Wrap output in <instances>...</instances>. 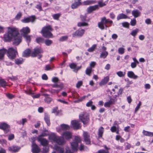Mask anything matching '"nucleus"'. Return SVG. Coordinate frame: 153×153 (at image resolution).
<instances>
[{
	"instance_id": "nucleus-1",
	"label": "nucleus",
	"mask_w": 153,
	"mask_h": 153,
	"mask_svg": "<svg viewBox=\"0 0 153 153\" xmlns=\"http://www.w3.org/2000/svg\"><path fill=\"white\" fill-rule=\"evenodd\" d=\"M7 32L4 36V42H10L13 38L17 35H19V32L18 28L14 27H7Z\"/></svg>"
},
{
	"instance_id": "nucleus-2",
	"label": "nucleus",
	"mask_w": 153,
	"mask_h": 153,
	"mask_svg": "<svg viewBox=\"0 0 153 153\" xmlns=\"http://www.w3.org/2000/svg\"><path fill=\"white\" fill-rule=\"evenodd\" d=\"M53 30L51 25H48L42 27L41 33L42 36L45 38H52L53 36L51 32Z\"/></svg>"
},
{
	"instance_id": "nucleus-3",
	"label": "nucleus",
	"mask_w": 153,
	"mask_h": 153,
	"mask_svg": "<svg viewBox=\"0 0 153 153\" xmlns=\"http://www.w3.org/2000/svg\"><path fill=\"white\" fill-rule=\"evenodd\" d=\"M89 114L86 112H81L79 115V118L83 125L88 124L90 121Z\"/></svg>"
},
{
	"instance_id": "nucleus-4",
	"label": "nucleus",
	"mask_w": 153,
	"mask_h": 153,
	"mask_svg": "<svg viewBox=\"0 0 153 153\" xmlns=\"http://www.w3.org/2000/svg\"><path fill=\"white\" fill-rule=\"evenodd\" d=\"M7 56L11 60L14 59L16 55L18 54L17 48H16L14 49L13 48H10L7 50Z\"/></svg>"
},
{
	"instance_id": "nucleus-5",
	"label": "nucleus",
	"mask_w": 153,
	"mask_h": 153,
	"mask_svg": "<svg viewBox=\"0 0 153 153\" xmlns=\"http://www.w3.org/2000/svg\"><path fill=\"white\" fill-rule=\"evenodd\" d=\"M87 16L85 15H80L79 19L81 21L77 23V26L78 27H87L89 26V24L87 22L89 21V20H87Z\"/></svg>"
},
{
	"instance_id": "nucleus-6",
	"label": "nucleus",
	"mask_w": 153,
	"mask_h": 153,
	"mask_svg": "<svg viewBox=\"0 0 153 153\" xmlns=\"http://www.w3.org/2000/svg\"><path fill=\"white\" fill-rule=\"evenodd\" d=\"M81 141V137L78 136H75L73 141L71 143V148L73 150L77 151L78 150L79 143Z\"/></svg>"
},
{
	"instance_id": "nucleus-7",
	"label": "nucleus",
	"mask_w": 153,
	"mask_h": 153,
	"mask_svg": "<svg viewBox=\"0 0 153 153\" xmlns=\"http://www.w3.org/2000/svg\"><path fill=\"white\" fill-rule=\"evenodd\" d=\"M10 126L7 123L5 122H0V129L2 130L4 133L7 134L10 131Z\"/></svg>"
},
{
	"instance_id": "nucleus-8",
	"label": "nucleus",
	"mask_w": 153,
	"mask_h": 153,
	"mask_svg": "<svg viewBox=\"0 0 153 153\" xmlns=\"http://www.w3.org/2000/svg\"><path fill=\"white\" fill-rule=\"evenodd\" d=\"M71 127L75 130H78L81 128V126L78 120H74L71 122Z\"/></svg>"
},
{
	"instance_id": "nucleus-9",
	"label": "nucleus",
	"mask_w": 153,
	"mask_h": 153,
	"mask_svg": "<svg viewBox=\"0 0 153 153\" xmlns=\"http://www.w3.org/2000/svg\"><path fill=\"white\" fill-rule=\"evenodd\" d=\"M43 52L42 50L40 48H35L34 49L33 51H32L31 54V56L32 57H36L37 55L39 56V58H41L42 57L41 55H39L40 54Z\"/></svg>"
},
{
	"instance_id": "nucleus-10",
	"label": "nucleus",
	"mask_w": 153,
	"mask_h": 153,
	"mask_svg": "<svg viewBox=\"0 0 153 153\" xmlns=\"http://www.w3.org/2000/svg\"><path fill=\"white\" fill-rule=\"evenodd\" d=\"M84 141L86 145H90L91 143L90 135L86 131H84L83 134Z\"/></svg>"
},
{
	"instance_id": "nucleus-11",
	"label": "nucleus",
	"mask_w": 153,
	"mask_h": 153,
	"mask_svg": "<svg viewBox=\"0 0 153 153\" xmlns=\"http://www.w3.org/2000/svg\"><path fill=\"white\" fill-rule=\"evenodd\" d=\"M85 30L82 29H79L77 30L72 34L73 37H81L84 34Z\"/></svg>"
},
{
	"instance_id": "nucleus-12",
	"label": "nucleus",
	"mask_w": 153,
	"mask_h": 153,
	"mask_svg": "<svg viewBox=\"0 0 153 153\" xmlns=\"http://www.w3.org/2000/svg\"><path fill=\"white\" fill-rule=\"evenodd\" d=\"M36 19L35 16H32L27 17L24 18L21 21L24 23H28L29 22H33Z\"/></svg>"
},
{
	"instance_id": "nucleus-13",
	"label": "nucleus",
	"mask_w": 153,
	"mask_h": 153,
	"mask_svg": "<svg viewBox=\"0 0 153 153\" xmlns=\"http://www.w3.org/2000/svg\"><path fill=\"white\" fill-rule=\"evenodd\" d=\"M13 44L16 46L19 45L22 41V37L19 35L13 37Z\"/></svg>"
},
{
	"instance_id": "nucleus-14",
	"label": "nucleus",
	"mask_w": 153,
	"mask_h": 153,
	"mask_svg": "<svg viewBox=\"0 0 153 153\" xmlns=\"http://www.w3.org/2000/svg\"><path fill=\"white\" fill-rule=\"evenodd\" d=\"M38 141L39 142L42 146H45L48 145V142L45 138L41 137H37Z\"/></svg>"
},
{
	"instance_id": "nucleus-15",
	"label": "nucleus",
	"mask_w": 153,
	"mask_h": 153,
	"mask_svg": "<svg viewBox=\"0 0 153 153\" xmlns=\"http://www.w3.org/2000/svg\"><path fill=\"white\" fill-rule=\"evenodd\" d=\"M32 152L33 153H39L40 151V148L33 141L32 142Z\"/></svg>"
},
{
	"instance_id": "nucleus-16",
	"label": "nucleus",
	"mask_w": 153,
	"mask_h": 153,
	"mask_svg": "<svg viewBox=\"0 0 153 153\" xmlns=\"http://www.w3.org/2000/svg\"><path fill=\"white\" fill-rule=\"evenodd\" d=\"M81 0H74V3L71 5V7L72 9H75L78 8L80 6L82 5L81 2Z\"/></svg>"
},
{
	"instance_id": "nucleus-17",
	"label": "nucleus",
	"mask_w": 153,
	"mask_h": 153,
	"mask_svg": "<svg viewBox=\"0 0 153 153\" xmlns=\"http://www.w3.org/2000/svg\"><path fill=\"white\" fill-rule=\"evenodd\" d=\"M63 138L67 140H69L71 138L72 134L69 131H65L63 132L62 134Z\"/></svg>"
},
{
	"instance_id": "nucleus-18",
	"label": "nucleus",
	"mask_w": 153,
	"mask_h": 153,
	"mask_svg": "<svg viewBox=\"0 0 153 153\" xmlns=\"http://www.w3.org/2000/svg\"><path fill=\"white\" fill-rule=\"evenodd\" d=\"M20 149V147L17 146H13L8 147V150L9 151L13 152H17Z\"/></svg>"
},
{
	"instance_id": "nucleus-19",
	"label": "nucleus",
	"mask_w": 153,
	"mask_h": 153,
	"mask_svg": "<svg viewBox=\"0 0 153 153\" xmlns=\"http://www.w3.org/2000/svg\"><path fill=\"white\" fill-rule=\"evenodd\" d=\"M98 6L97 5L90 6L87 8V12L88 13H91L93 11L98 10Z\"/></svg>"
},
{
	"instance_id": "nucleus-20",
	"label": "nucleus",
	"mask_w": 153,
	"mask_h": 153,
	"mask_svg": "<svg viewBox=\"0 0 153 153\" xmlns=\"http://www.w3.org/2000/svg\"><path fill=\"white\" fill-rule=\"evenodd\" d=\"M65 142V141L63 137L58 136L54 143H56L59 145H61L63 144Z\"/></svg>"
},
{
	"instance_id": "nucleus-21",
	"label": "nucleus",
	"mask_w": 153,
	"mask_h": 153,
	"mask_svg": "<svg viewBox=\"0 0 153 153\" xmlns=\"http://www.w3.org/2000/svg\"><path fill=\"white\" fill-rule=\"evenodd\" d=\"M21 32L23 34V36L27 35L30 32V30L28 27H23L21 30Z\"/></svg>"
},
{
	"instance_id": "nucleus-22",
	"label": "nucleus",
	"mask_w": 153,
	"mask_h": 153,
	"mask_svg": "<svg viewBox=\"0 0 153 153\" xmlns=\"http://www.w3.org/2000/svg\"><path fill=\"white\" fill-rule=\"evenodd\" d=\"M32 52L29 49H27L25 50L22 53V56L23 57H27L31 56Z\"/></svg>"
},
{
	"instance_id": "nucleus-23",
	"label": "nucleus",
	"mask_w": 153,
	"mask_h": 153,
	"mask_svg": "<svg viewBox=\"0 0 153 153\" xmlns=\"http://www.w3.org/2000/svg\"><path fill=\"white\" fill-rule=\"evenodd\" d=\"M7 52V50L4 48L0 49V60H3L5 54Z\"/></svg>"
},
{
	"instance_id": "nucleus-24",
	"label": "nucleus",
	"mask_w": 153,
	"mask_h": 153,
	"mask_svg": "<svg viewBox=\"0 0 153 153\" xmlns=\"http://www.w3.org/2000/svg\"><path fill=\"white\" fill-rule=\"evenodd\" d=\"M57 137L55 134L52 133L49 135L48 139L51 141L54 142Z\"/></svg>"
},
{
	"instance_id": "nucleus-25",
	"label": "nucleus",
	"mask_w": 153,
	"mask_h": 153,
	"mask_svg": "<svg viewBox=\"0 0 153 153\" xmlns=\"http://www.w3.org/2000/svg\"><path fill=\"white\" fill-rule=\"evenodd\" d=\"M127 76L128 77L134 79H137L138 76L135 75L132 71H128L127 73Z\"/></svg>"
},
{
	"instance_id": "nucleus-26",
	"label": "nucleus",
	"mask_w": 153,
	"mask_h": 153,
	"mask_svg": "<svg viewBox=\"0 0 153 153\" xmlns=\"http://www.w3.org/2000/svg\"><path fill=\"white\" fill-rule=\"evenodd\" d=\"M104 128L102 127H100L98 131V137L100 138L102 137L104 132Z\"/></svg>"
},
{
	"instance_id": "nucleus-27",
	"label": "nucleus",
	"mask_w": 153,
	"mask_h": 153,
	"mask_svg": "<svg viewBox=\"0 0 153 153\" xmlns=\"http://www.w3.org/2000/svg\"><path fill=\"white\" fill-rule=\"evenodd\" d=\"M96 1L93 0H87L84 1L82 3V5H88L90 4H95Z\"/></svg>"
},
{
	"instance_id": "nucleus-28",
	"label": "nucleus",
	"mask_w": 153,
	"mask_h": 153,
	"mask_svg": "<svg viewBox=\"0 0 153 153\" xmlns=\"http://www.w3.org/2000/svg\"><path fill=\"white\" fill-rule=\"evenodd\" d=\"M109 77L108 76H107L105 77L102 81L100 82L99 85H102L106 84L109 81Z\"/></svg>"
},
{
	"instance_id": "nucleus-29",
	"label": "nucleus",
	"mask_w": 153,
	"mask_h": 153,
	"mask_svg": "<svg viewBox=\"0 0 153 153\" xmlns=\"http://www.w3.org/2000/svg\"><path fill=\"white\" fill-rule=\"evenodd\" d=\"M44 119L47 126H49L51 124L49 115L47 114H45Z\"/></svg>"
},
{
	"instance_id": "nucleus-30",
	"label": "nucleus",
	"mask_w": 153,
	"mask_h": 153,
	"mask_svg": "<svg viewBox=\"0 0 153 153\" xmlns=\"http://www.w3.org/2000/svg\"><path fill=\"white\" fill-rule=\"evenodd\" d=\"M54 149L59 153H64V149L63 147L58 146H54Z\"/></svg>"
},
{
	"instance_id": "nucleus-31",
	"label": "nucleus",
	"mask_w": 153,
	"mask_h": 153,
	"mask_svg": "<svg viewBox=\"0 0 153 153\" xmlns=\"http://www.w3.org/2000/svg\"><path fill=\"white\" fill-rule=\"evenodd\" d=\"M24 62L23 59L22 58L16 59L15 60V63L17 65L22 64Z\"/></svg>"
},
{
	"instance_id": "nucleus-32",
	"label": "nucleus",
	"mask_w": 153,
	"mask_h": 153,
	"mask_svg": "<svg viewBox=\"0 0 153 153\" xmlns=\"http://www.w3.org/2000/svg\"><path fill=\"white\" fill-rule=\"evenodd\" d=\"M101 20L105 25L108 24H111L113 22L111 20H110L109 19H107L105 17H103L102 19Z\"/></svg>"
},
{
	"instance_id": "nucleus-33",
	"label": "nucleus",
	"mask_w": 153,
	"mask_h": 153,
	"mask_svg": "<svg viewBox=\"0 0 153 153\" xmlns=\"http://www.w3.org/2000/svg\"><path fill=\"white\" fill-rule=\"evenodd\" d=\"M140 13L137 10H133L132 12V15L135 17H137L140 16Z\"/></svg>"
},
{
	"instance_id": "nucleus-34",
	"label": "nucleus",
	"mask_w": 153,
	"mask_h": 153,
	"mask_svg": "<svg viewBox=\"0 0 153 153\" xmlns=\"http://www.w3.org/2000/svg\"><path fill=\"white\" fill-rule=\"evenodd\" d=\"M44 39L43 38L39 37H37L36 39V43L39 44L44 43Z\"/></svg>"
},
{
	"instance_id": "nucleus-35",
	"label": "nucleus",
	"mask_w": 153,
	"mask_h": 153,
	"mask_svg": "<svg viewBox=\"0 0 153 153\" xmlns=\"http://www.w3.org/2000/svg\"><path fill=\"white\" fill-rule=\"evenodd\" d=\"M108 55V53L107 51L101 52L100 56V57L101 58L105 59Z\"/></svg>"
},
{
	"instance_id": "nucleus-36",
	"label": "nucleus",
	"mask_w": 153,
	"mask_h": 153,
	"mask_svg": "<svg viewBox=\"0 0 153 153\" xmlns=\"http://www.w3.org/2000/svg\"><path fill=\"white\" fill-rule=\"evenodd\" d=\"M143 134L146 136L149 137L153 136V132L146 131L145 130H143Z\"/></svg>"
},
{
	"instance_id": "nucleus-37",
	"label": "nucleus",
	"mask_w": 153,
	"mask_h": 153,
	"mask_svg": "<svg viewBox=\"0 0 153 153\" xmlns=\"http://www.w3.org/2000/svg\"><path fill=\"white\" fill-rule=\"evenodd\" d=\"M48 92L53 94H58L60 91V89L55 90L51 88L48 89Z\"/></svg>"
},
{
	"instance_id": "nucleus-38",
	"label": "nucleus",
	"mask_w": 153,
	"mask_h": 153,
	"mask_svg": "<svg viewBox=\"0 0 153 153\" xmlns=\"http://www.w3.org/2000/svg\"><path fill=\"white\" fill-rule=\"evenodd\" d=\"M128 18V16L123 13L119 14L117 17V19L119 20L122 19H125Z\"/></svg>"
},
{
	"instance_id": "nucleus-39",
	"label": "nucleus",
	"mask_w": 153,
	"mask_h": 153,
	"mask_svg": "<svg viewBox=\"0 0 153 153\" xmlns=\"http://www.w3.org/2000/svg\"><path fill=\"white\" fill-rule=\"evenodd\" d=\"M60 126L62 130H69L70 129V126L68 125L65 124H62Z\"/></svg>"
},
{
	"instance_id": "nucleus-40",
	"label": "nucleus",
	"mask_w": 153,
	"mask_h": 153,
	"mask_svg": "<svg viewBox=\"0 0 153 153\" xmlns=\"http://www.w3.org/2000/svg\"><path fill=\"white\" fill-rule=\"evenodd\" d=\"M98 6L100 7H102L106 5L105 2H103V0H100L98 1Z\"/></svg>"
},
{
	"instance_id": "nucleus-41",
	"label": "nucleus",
	"mask_w": 153,
	"mask_h": 153,
	"mask_svg": "<svg viewBox=\"0 0 153 153\" xmlns=\"http://www.w3.org/2000/svg\"><path fill=\"white\" fill-rule=\"evenodd\" d=\"M52 86L53 88H60V90L63 88V85L62 83H61L59 84H55L52 85Z\"/></svg>"
},
{
	"instance_id": "nucleus-42",
	"label": "nucleus",
	"mask_w": 153,
	"mask_h": 153,
	"mask_svg": "<svg viewBox=\"0 0 153 153\" xmlns=\"http://www.w3.org/2000/svg\"><path fill=\"white\" fill-rule=\"evenodd\" d=\"M113 104V102L111 100H109L108 101L105 102L104 104V106L105 107L109 108L111 105Z\"/></svg>"
},
{
	"instance_id": "nucleus-43",
	"label": "nucleus",
	"mask_w": 153,
	"mask_h": 153,
	"mask_svg": "<svg viewBox=\"0 0 153 153\" xmlns=\"http://www.w3.org/2000/svg\"><path fill=\"white\" fill-rule=\"evenodd\" d=\"M7 84L6 81L4 79H0V87H5Z\"/></svg>"
},
{
	"instance_id": "nucleus-44",
	"label": "nucleus",
	"mask_w": 153,
	"mask_h": 153,
	"mask_svg": "<svg viewBox=\"0 0 153 153\" xmlns=\"http://www.w3.org/2000/svg\"><path fill=\"white\" fill-rule=\"evenodd\" d=\"M92 71V69L90 68H87L85 71V73L86 75L90 76L91 75Z\"/></svg>"
},
{
	"instance_id": "nucleus-45",
	"label": "nucleus",
	"mask_w": 153,
	"mask_h": 153,
	"mask_svg": "<svg viewBox=\"0 0 153 153\" xmlns=\"http://www.w3.org/2000/svg\"><path fill=\"white\" fill-rule=\"evenodd\" d=\"M52 113L55 114L56 115H59V112L58 110L57 107H54L53 108Z\"/></svg>"
},
{
	"instance_id": "nucleus-46",
	"label": "nucleus",
	"mask_w": 153,
	"mask_h": 153,
	"mask_svg": "<svg viewBox=\"0 0 153 153\" xmlns=\"http://www.w3.org/2000/svg\"><path fill=\"white\" fill-rule=\"evenodd\" d=\"M44 100L45 102L49 104L52 101V99L48 97H46L44 99Z\"/></svg>"
},
{
	"instance_id": "nucleus-47",
	"label": "nucleus",
	"mask_w": 153,
	"mask_h": 153,
	"mask_svg": "<svg viewBox=\"0 0 153 153\" xmlns=\"http://www.w3.org/2000/svg\"><path fill=\"white\" fill-rule=\"evenodd\" d=\"M38 4L36 5V7L38 9L39 11L42 10V3L40 2H38Z\"/></svg>"
},
{
	"instance_id": "nucleus-48",
	"label": "nucleus",
	"mask_w": 153,
	"mask_h": 153,
	"mask_svg": "<svg viewBox=\"0 0 153 153\" xmlns=\"http://www.w3.org/2000/svg\"><path fill=\"white\" fill-rule=\"evenodd\" d=\"M138 31V29H136L135 30H133L130 33V34L134 37L136 35Z\"/></svg>"
},
{
	"instance_id": "nucleus-49",
	"label": "nucleus",
	"mask_w": 153,
	"mask_h": 153,
	"mask_svg": "<svg viewBox=\"0 0 153 153\" xmlns=\"http://www.w3.org/2000/svg\"><path fill=\"white\" fill-rule=\"evenodd\" d=\"M104 23L102 22V21L99 22L98 23V26L99 28L101 30H103L104 29L105 27L104 26Z\"/></svg>"
},
{
	"instance_id": "nucleus-50",
	"label": "nucleus",
	"mask_w": 153,
	"mask_h": 153,
	"mask_svg": "<svg viewBox=\"0 0 153 153\" xmlns=\"http://www.w3.org/2000/svg\"><path fill=\"white\" fill-rule=\"evenodd\" d=\"M52 41L50 39H47L45 41L44 40V43L47 46L50 45L52 43Z\"/></svg>"
},
{
	"instance_id": "nucleus-51",
	"label": "nucleus",
	"mask_w": 153,
	"mask_h": 153,
	"mask_svg": "<svg viewBox=\"0 0 153 153\" xmlns=\"http://www.w3.org/2000/svg\"><path fill=\"white\" fill-rule=\"evenodd\" d=\"M116 139L117 140H119L121 143L123 142L124 141V140L119 135H117L116 136Z\"/></svg>"
},
{
	"instance_id": "nucleus-52",
	"label": "nucleus",
	"mask_w": 153,
	"mask_h": 153,
	"mask_svg": "<svg viewBox=\"0 0 153 153\" xmlns=\"http://www.w3.org/2000/svg\"><path fill=\"white\" fill-rule=\"evenodd\" d=\"M116 73L117 75L120 77H124L125 74V72H123L121 71L117 72Z\"/></svg>"
},
{
	"instance_id": "nucleus-53",
	"label": "nucleus",
	"mask_w": 153,
	"mask_h": 153,
	"mask_svg": "<svg viewBox=\"0 0 153 153\" xmlns=\"http://www.w3.org/2000/svg\"><path fill=\"white\" fill-rule=\"evenodd\" d=\"M23 36L26 39L27 42L29 43L30 42L31 38L30 36L26 35H23Z\"/></svg>"
},
{
	"instance_id": "nucleus-54",
	"label": "nucleus",
	"mask_w": 153,
	"mask_h": 153,
	"mask_svg": "<svg viewBox=\"0 0 153 153\" xmlns=\"http://www.w3.org/2000/svg\"><path fill=\"white\" fill-rule=\"evenodd\" d=\"M96 47V45H93L91 48H90L88 49V51L89 52H92L94 50Z\"/></svg>"
},
{
	"instance_id": "nucleus-55",
	"label": "nucleus",
	"mask_w": 153,
	"mask_h": 153,
	"mask_svg": "<svg viewBox=\"0 0 153 153\" xmlns=\"http://www.w3.org/2000/svg\"><path fill=\"white\" fill-rule=\"evenodd\" d=\"M61 14L60 13H59L53 14L52 16V17L55 20H58Z\"/></svg>"
},
{
	"instance_id": "nucleus-56",
	"label": "nucleus",
	"mask_w": 153,
	"mask_h": 153,
	"mask_svg": "<svg viewBox=\"0 0 153 153\" xmlns=\"http://www.w3.org/2000/svg\"><path fill=\"white\" fill-rule=\"evenodd\" d=\"M69 66L71 69H74L75 70L76 67V64L75 63H72L70 64Z\"/></svg>"
},
{
	"instance_id": "nucleus-57",
	"label": "nucleus",
	"mask_w": 153,
	"mask_h": 153,
	"mask_svg": "<svg viewBox=\"0 0 153 153\" xmlns=\"http://www.w3.org/2000/svg\"><path fill=\"white\" fill-rule=\"evenodd\" d=\"M125 49L123 48H120L118 49V53L121 54H123L124 53Z\"/></svg>"
},
{
	"instance_id": "nucleus-58",
	"label": "nucleus",
	"mask_w": 153,
	"mask_h": 153,
	"mask_svg": "<svg viewBox=\"0 0 153 153\" xmlns=\"http://www.w3.org/2000/svg\"><path fill=\"white\" fill-rule=\"evenodd\" d=\"M6 97L9 99H11L15 97V96L10 93H7L6 94Z\"/></svg>"
},
{
	"instance_id": "nucleus-59",
	"label": "nucleus",
	"mask_w": 153,
	"mask_h": 153,
	"mask_svg": "<svg viewBox=\"0 0 153 153\" xmlns=\"http://www.w3.org/2000/svg\"><path fill=\"white\" fill-rule=\"evenodd\" d=\"M141 105V102L139 101L138 104L137 105L134 111L135 112H137L139 109L140 108V106Z\"/></svg>"
},
{
	"instance_id": "nucleus-60",
	"label": "nucleus",
	"mask_w": 153,
	"mask_h": 153,
	"mask_svg": "<svg viewBox=\"0 0 153 153\" xmlns=\"http://www.w3.org/2000/svg\"><path fill=\"white\" fill-rule=\"evenodd\" d=\"M22 16V14L21 13L19 12L16 16H15V19L17 20H19L20 19V18Z\"/></svg>"
},
{
	"instance_id": "nucleus-61",
	"label": "nucleus",
	"mask_w": 153,
	"mask_h": 153,
	"mask_svg": "<svg viewBox=\"0 0 153 153\" xmlns=\"http://www.w3.org/2000/svg\"><path fill=\"white\" fill-rule=\"evenodd\" d=\"M52 68L51 67L50 65H45V70L46 71H48L52 70Z\"/></svg>"
},
{
	"instance_id": "nucleus-62",
	"label": "nucleus",
	"mask_w": 153,
	"mask_h": 153,
	"mask_svg": "<svg viewBox=\"0 0 153 153\" xmlns=\"http://www.w3.org/2000/svg\"><path fill=\"white\" fill-rule=\"evenodd\" d=\"M68 39V37L67 36H64L61 37L59 39V41L62 42Z\"/></svg>"
},
{
	"instance_id": "nucleus-63",
	"label": "nucleus",
	"mask_w": 153,
	"mask_h": 153,
	"mask_svg": "<svg viewBox=\"0 0 153 153\" xmlns=\"http://www.w3.org/2000/svg\"><path fill=\"white\" fill-rule=\"evenodd\" d=\"M96 65V62H91L90 64L89 68L92 69V68L95 67Z\"/></svg>"
},
{
	"instance_id": "nucleus-64",
	"label": "nucleus",
	"mask_w": 153,
	"mask_h": 153,
	"mask_svg": "<svg viewBox=\"0 0 153 153\" xmlns=\"http://www.w3.org/2000/svg\"><path fill=\"white\" fill-rule=\"evenodd\" d=\"M82 85V82L81 81H78L76 85V86L77 88H79Z\"/></svg>"
}]
</instances>
